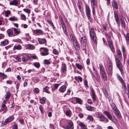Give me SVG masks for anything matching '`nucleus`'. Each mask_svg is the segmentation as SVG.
I'll return each instance as SVG.
<instances>
[{
	"mask_svg": "<svg viewBox=\"0 0 129 129\" xmlns=\"http://www.w3.org/2000/svg\"><path fill=\"white\" fill-rule=\"evenodd\" d=\"M62 127L65 129H73L74 127L73 123L71 120H68L67 124L64 125Z\"/></svg>",
	"mask_w": 129,
	"mask_h": 129,
	"instance_id": "f257e3e1",
	"label": "nucleus"
},
{
	"mask_svg": "<svg viewBox=\"0 0 129 129\" xmlns=\"http://www.w3.org/2000/svg\"><path fill=\"white\" fill-rule=\"evenodd\" d=\"M111 106L112 108L113 111L115 114L116 115V116L118 118H120L121 116L120 113L115 104L112 103L111 104Z\"/></svg>",
	"mask_w": 129,
	"mask_h": 129,
	"instance_id": "f03ea898",
	"label": "nucleus"
},
{
	"mask_svg": "<svg viewBox=\"0 0 129 129\" xmlns=\"http://www.w3.org/2000/svg\"><path fill=\"white\" fill-rule=\"evenodd\" d=\"M89 34L90 37L94 42L95 43H97V39L96 34L95 33L93 28H91L89 29Z\"/></svg>",
	"mask_w": 129,
	"mask_h": 129,
	"instance_id": "7ed1b4c3",
	"label": "nucleus"
},
{
	"mask_svg": "<svg viewBox=\"0 0 129 129\" xmlns=\"http://www.w3.org/2000/svg\"><path fill=\"white\" fill-rule=\"evenodd\" d=\"M85 11L88 19H89L91 18V10L89 6L87 4L85 5Z\"/></svg>",
	"mask_w": 129,
	"mask_h": 129,
	"instance_id": "20e7f679",
	"label": "nucleus"
},
{
	"mask_svg": "<svg viewBox=\"0 0 129 129\" xmlns=\"http://www.w3.org/2000/svg\"><path fill=\"white\" fill-rule=\"evenodd\" d=\"M48 51V49L44 47H41L40 50V51L41 52V55L43 56L48 55L49 54Z\"/></svg>",
	"mask_w": 129,
	"mask_h": 129,
	"instance_id": "39448f33",
	"label": "nucleus"
},
{
	"mask_svg": "<svg viewBox=\"0 0 129 129\" xmlns=\"http://www.w3.org/2000/svg\"><path fill=\"white\" fill-rule=\"evenodd\" d=\"M111 61H109L108 65V68L107 70L109 76H111L112 73V65Z\"/></svg>",
	"mask_w": 129,
	"mask_h": 129,
	"instance_id": "423d86ee",
	"label": "nucleus"
},
{
	"mask_svg": "<svg viewBox=\"0 0 129 129\" xmlns=\"http://www.w3.org/2000/svg\"><path fill=\"white\" fill-rule=\"evenodd\" d=\"M98 117L100 119L101 121H103L105 123H107L108 122L109 120L105 117H104L103 115L100 114H98L97 115Z\"/></svg>",
	"mask_w": 129,
	"mask_h": 129,
	"instance_id": "0eeeda50",
	"label": "nucleus"
},
{
	"mask_svg": "<svg viewBox=\"0 0 129 129\" xmlns=\"http://www.w3.org/2000/svg\"><path fill=\"white\" fill-rule=\"evenodd\" d=\"M7 103V101L6 100H4L3 102L1 108L0 110L1 112L3 111H4V113L7 110V108L6 106L5 105V104Z\"/></svg>",
	"mask_w": 129,
	"mask_h": 129,
	"instance_id": "6e6552de",
	"label": "nucleus"
},
{
	"mask_svg": "<svg viewBox=\"0 0 129 129\" xmlns=\"http://www.w3.org/2000/svg\"><path fill=\"white\" fill-rule=\"evenodd\" d=\"M103 113L107 116L109 119L111 120L112 121H113L112 116L111 115L110 112L108 111L105 110L103 112Z\"/></svg>",
	"mask_w": 129,
	"mask_h": 129,
	"instance_id": "1a4fd4ad",
	"label": "nucleus"
},
{
	"mask_svg": "<svg viewBox=\"0 0 129 129\" xmlns=\"http://www.w3.org/2000/svg\"><path fill=\"white\" fill-rule=\"evenodd\" d=\"M13 119V116H11L7 118L3 123L4 125H6L7 123L11 122Z\"/></svg>",
	"mask_w": 129,
	"mask_h": 129,
	"instance_id": "9d476101",
	"label": "nucleus"
},
{
	"mask_svg": "<svg viewBox=\"0 0 129 129\" xmlns=\"http://www.w3.org/2000/svg\"><path fill=\"white\" fill-rule=\"evenodd\" d=\"M20 0H12L10 1L9 5H10L17 6Z\"/></svg>",
	"mask_w": 129,
	"mask_h": 129,
	"instance_id": "9b49d317",
	"label": "nucleus"
},
{
	"mask_svg": "<svg viewBox=\"0 0 129 129\" xmlns=\"http://www.w3.org/2000/svg\"><path fill=\"white\" fill-rule=\"evenodd\" d=\"M87 42V40L86 37L84 36L80 37V43L81 44L86 45Z\"/></svg>",
	"mask_w": 129,
	"mask_h": 129,
	"instance_id": "f8f14e48",
	"label": "nucleus"
},
{
	"mask_svg": "<svg viewBox=\"0 0 129 129\" xmlns=\"http://www.w3.org/2000/svg\"><path fill=\"white\" fill-rule=\"evenodd\" d=\"M100 73L101 74V78L102 80L104 81L106 80L107 78L105 71L101 73Z\"/></svg>",
	"mask_w": 129,
	"mask_h": 129,
	"instance_id": "ddd939ff",
	"label": "nucleus"
},
{
	"mask_svg": "<svg viewBox=\"0 0 129 129\" xmlns=\"http://www.w3.org/2000/svg\"><path fill=\"white\" fill-rule=\"evenodd\" d=\"M107 41L109 47L110 48L112 51L113 52H114L115 51V50L113 45V42L111 40L108 41V40Z\"/></svg>",
	"mask_w": 129,
	"mask_h": 129,
	"instance_id": "4468645a",
	"label": "nucleus"
},
{
	"mask_svg": "<svg viewBox=\"0 0 129 129\" xmlns=\"http://www.w3.org/2000/svg\"><path fill=\"white\" fill-rule=\"evenodd\" d=\"M114 17L115 18L116 23L117 24H119L120 21L119 20L118 15L116 12H114Z\"/></svg>",
	"mask_w": 129,
	"mask_h": 129,
	"instance_id": "2eb2a0df",
	"label": "nucleus"
},
{
	"mask_svg": "<svg viewBox=\"0 0 129 129\" xmlns=\"http://www.w3.org/2000/svg\"><path fill=\"white\" fill-rule=\"evenodd\" d=\"M77 123L79 126H80L82 129H87L85 124L79 121H77Z\"/></svg>",
	"mask_w": 129,
	"mask_h": 129,
	"instance_id": "dca6fc26",
	"label": "nucleus"
},
{
	"mask_svg": "<svg viewBox=\"0 0 129 129\" xmlns=\"http://www.w3.org/2000/svg\"><path fill=\"white\" fill-rule=\"evenodd\" d=\"M14 33V34L13 36H15L16 35H19L20 33V30L19 29H17L16 28H13Z\"/></svg>",
	"mask_w": 129,
	"mask_h": 129,
	"instance_id": "f3484780",
	"label": "nucleus"
},
{
	"mask_svg": "<svg viewBox=\"0 0 129 129\" xmlns=\"http://www.w3.org/2000/svg\"><path fill=\"white\" fill-rule=\"evenodd\" d=\"M26 49H28L30 50H34L35 49V47L34 45L31 44L27 45L25 46Z\"/></svg>",
	"mask_w": 129,
	"mask_h": 129,
	"instance_id": "a211bd4d",
	"label": "nucleus"
},
{
	"mask_svg": "<svg viewBox=\"0 0 129 129\" xmlns=\"http://www.w3.org/2000/svg\"><path fill=\"white\" fill-rule=\"evenodd\" d=\"M6 94L5 95V98L6 99V101L8 100L10 98L11 93L9 91H6Z\"/></svg>",
	"mask_w": 129,
	"mask_h": 129,
	"instance_id": "6ab92c4d",
	"label": "nucleus"
},
{
	"mask_svg": "<svg viewBox=\"0 0 129 129\" xmlns=\"http://www.w3.org/2000/svg\"><path fill=\"white\" fill-rule=\"evenodd\" d=\"M8 20L12 21H17L18 20V18L15 16H12L8 18Z\"/></svg>",
	"mask_w": 129,
	"mask_h": 129,
	"instance_id": "aec40b11",
	"label": "nucleus"
},
{
	"mask_svg": "<svg viewBox=\"0 0 129 129\" xmlns=\"http://www.w3.org/2000/svg\"><path fill=\"white\" fill-rule=\"evenodd\" d=\"M38 41L39 43L41 44H43L46 43V40L44 38H38Z\"/></svg>",
	"mask_w": 129,
	"mask_h": 129,
	"instance_id": "412c9836",
	"label": "nucleus"
},
{
	"mask_svg": "<svg viewBox=\"0 0 129 129\" xmlns=\"http://www.w3.org/2000/svg\"><path fill=\"white\" fill-rule=\"evenodd\" d=\"M115 60L116 64L117 67L122 66V64L121 63L120 60L118 59L115 58Z\"/></svg>",
	"mask_w": 129,
	"mask_h": 129,
	"instance_id": "4be33fe9",
	"label": "nucleus"
},
{
	"mask_svg": "<svg viewBox=\"0 0 129 129\" xmlns=\"http://www.w3.org/2000/svg\"><path fill=\"white\" fill-rule=\"evenodd\" d=\"M67 70L66 65L64 63L62 62V64L61 70L64 73Z\"/></svg>",
	"mask_w": 129,
	"mask_h": 129,
	"instance_id": "5701e85b",
	"label": "nucleus"
},
{
	"mask_svg": "<svg viewBox=\"0 0 129 129\" xmlns=\"http://www.w3.org/2000/svg\"><path fill=\"white\" fill-rule=\"evenodd\" d=\"M91 93L92 94V97L94 102L96 99V97L95 94V92L94 91L92 90H91Z\"/></svg>",
	"mask_w": 129,
	"mask_h": 129,
	"instance_id": "b1692460",
	"label": "nucleus"
},
{
	"mask_svg": "<svg viewBox=\"0 0 129 129\" xmlns=\"http://www.w3.org/2000/svg\"><path fill=\"white\" fill-rule=\"evenodd\" d=\"M112 6L113 8L116 9H118V7L117 2L115 1H113L112 3Z\"/></svg>",
	"mask_w": 129,
	"mask_h": 129,
	"instance_id": "393cba45",
	"label": "nucleus"
},
{
	"mask_svg": "<svg viewBox=\"0 0 129 129\" xmlns=\"http://www.w3.org/2000/svg\"><path fill=\"white\" fill-rule=\"evenodd\" d=\"M91 7H96L97 2L96 0H90Z\"/></svg>",
	"mask_w": 129,
	"mask_h": 129,
	"instance_id": "a878e982",
	"label": "nucleus"
},
{
	"mask_svg": "<svg viewBox=\"0 0 129 129\" xmlns=\"http://www.w3.org/2000/svg\"><path fill=\"white\" fill-rule=\"evenodd\" d=\"M7 32L9 37H12L13 36L14 34L13 32L11 29H9L8 30Z\"/></svg>",
	"mask_w": 129,
	"mask_h": 129,
	"instance_id": "bb28decb",
	"label": "nucleus"
},
{
	"mask_svg": "<svg viewBox=\"0 0 129 129\" xmlns=\"http://www.w3.org/2000/svg\"><path fill=\"white\" fill-rule=\"evenodd\" d=\"M9 41L8 40L6 39L1 42L0 45L1 46H5L8 44Z\"/></svg>",
	"mask_w": 129,
	"mask_h": 129,
	"instance_id": "cd10ccee",
	"label": "nucleus"
},
{
	"mask_svg": "<svg viewBox=\"0 0 129 129\" xmlns=\"http://www.w3.org/2000/svg\"><path fill=\"white\" fill-rule=\"evenodd\" d=\"M74 47L76 50H78L80 49V46L77 41L73 43Z\"/></svg>",
	"mask_w": 129,
	"mask_h": 129,
	"instance_id": "c85d7f7f",
	"label": "nucleus"
},
{
	"mask_svg": "<svg viewBox=\"0 0 129 129\" xmlns=\"http://www.w3.org/2000/svg\"><path fill=\"white\" fill-rule=\"evenodd\" d=\"M65 114L67 116L70 117L72 116V113L70 110L68 109L66 111Z\"/></svg>",
	"mask_w": 129,
	"mask_h": 129,
	"instance_id": "c756f323",
	"label": "nucleus"
},
{
	"mask_svg": "<svg viewBox=\"0 0 129 129\" xmlns=\"http://www.w3.org/2000/svg\"><path fill=\"white\" fill-rule=\"evenodd\" d=\"M86 109L88 110L92 111L94 110L95 108L93 107L90 106L89 105H87L86 107Z\"/></svg>",
	"mask_w": 129,
	"mask_h": 129,
	"instance_id": "7c9ffc66",
	"label": "nucleus"
},
{
	"mask_svg": "<svg viewBox=\"0 0 129 129\" xmlns=\"http://www.w3.org/2000/svg\"><path fill=\"white\" fill-rule=\"evenodd\" d=\"M75 100L77 103L80 105H82L83 104V101L77 97L75 98Z\"/></svg>",
	"mask_w": 129,
	"mask_h": 129,
	"instance_id": "2f4dec72",
	"label": "nucleus"
},
{
	"mask_svg": "<svg viewBox=\"0 0 129 129\" xmlns=\"http://www.w3.org/2000/svg\"><path fill=\"white\" fill-rule=\"evenodd\" d=\"M66 88L65 85L62 86L59 90V91L61 92H63L66 90Z\"/></svg>",
	"mask_w": 129,
	"mask_h": 129,
	"instance_id": "473e14b6",
	"label": "nucleus"
},
{
	"mask_svg": "<svg viewBox=\"0 0 129 129\" xmlns=\"http://www.w3.org/2000/svg\"><path fill=\"white\" fill-rule=\"evenodd\" d=\"M22 47L20 44H18L15 46L13 47V50H20L21 49Z\"/></svg>",
	"mask_w": 129,
	"mask_h": 129,
	"instance_id": "72a5a7b5",
	"label": "nucleus"
},
{
	"mask_svg": "<svg viewBox=\"0 0 129 129\" xmlns=\"http://www.w3.org/2000/svg\"><path fill=\"white\" fill-rule=\"evenodd\" d=\"M30 58L28 56H26V57L23 56L22 58V60L24 62H26Z\"/></svg>",
	"mask_w": 129,
	"mask_h": 129,
	"instance_id": "f704fd0d",
	"label": "nucleus"
},
{
	"mask_svg": "<svg viewBox=\"0 0 129 129\" xmlns=\"http://www.w3.org/2000/svg\"><path fill=\"white\" fill-rule=\"evenodd\" d=\"M49 87L47 86H46L45 88H43V92H45L48 93H50V92L49 91Z\"/></svg>",
	"mask_w": 129,
	"mask_h": 129,
	"instance_id": "c9c22d12",
	"label": "nucleus"
},
{
	"mask_svg": "<svg viewBox=\"0 0 129 129\" xmlns=\"http://www.w3.org/2000/svg\"><path fill=\"white\" fill-rule=\"evenodd\" d=\"M20 18L22 20L26 21V17L25 15L22 14L20 15Z\"/></svg>",
	"mask_w": 129,
	"mask_h": 129,
	"instance_id": "e433bc0d",
	"label": "nucleus"
},
{
	"mask_svg": "<svg viewBox=\"0 0 129 129\" xmlns=\"http://www.w3.org/2000/svg\"><path fill=\"white\" fill-rule=\"evenodd\" d=\"M75 65L77 68L80 70H81L83 68V66L79 63H76Z\"/></svg>",
	"mask_w": 129,
	"mask_h": 129,
	"instance_id": "4c0bfd02",
	"label": "nucleus"
},
{
	"mask_svg": "<svg viewBox=\"0 0 129 129\" xmlns=\"http://www.w3.org/2000/svg\"><path fill=\"white\" fill-rule=\"evenodd\" d=\"M5 13V16L6 17H8L9 16V15L11 13V12L9 10L4 11L3 12Z\"/></svg>",
	"mask_w": 129,
	"mask_h": 129,
	"instance_id": "58836bf2",
	"label": "nucleus"
},
{
	"mask_svg": "<svg viewBox=\"0 0 129 129\" xmlns=\"http://www.w3.org/2000/svg\"><path fill=\"white\" fill-rule=\"evenodd\" d=\"M62 27L64 34L66 35H68V33L67 31V29L65 25H62Z\"/></svg>",
	"mask_w": 129,
	"mask_h": 129,
	"instance_id": "ea45409f",
	"label": "nucleus"
},
{
	"mask_svg": "<svg viewBox=\"0 0 129 129\" xmlns=\"http://www.w3.org/2000/svg\"><path fill=\"white\" fill-rule=\"evenodd\" d=\"M100 68V73L105 72V70L103 65L101 64H99Z\"/></svg>",
	"mask_w": 129,
	"mask_h": 129,
	"instance_id": "a19ab883",
	"label": "nucleus"
},
{
	"mask_svg": "<svg viewBox=\"0 0 129 129\" xmlns=\"http://www.w3.org/2000/svg\"><path fill=\"white\" fill-rule=\"evenodd\" d=\"M86 45L84 44H81V49L83 51L84 53H86Z\"/></svg>",
	"mask_w": 129,
	"mask_h": 129,
	"instance_id": "79ce46f5",
	"label": "nucleus"
},
{
	"mask_svg": "<svg viewBox=\"0 0 129 129\" xmlns=\"http://www.w3.org/2000/svg\"><path fill=\"white\" fill-rule=\"evenodd\" d=\"M46 98L45 97H44L40 99V101L41 104H44L46 102Z\"/></svg>",
	"mask_w": 129,
	"mask_h": 129,
	"instance_id": "37998d69",
	"label": "nucleus"
},
{
	"mask_svg": "<svg viewBox=\"0 0 129 129\" xmlns=\"http://www.w3.org/2000/svg\"><path fill=\"white\" fill-rule=\"evenodd\" d=\"M35 31L38 35H42L43 34V31L41 30L36 29L35 30Z\"/></svg>",
	"mask_w": 129,
	"mask_h": 129,
	"instance_id": "c03bdc74",
	"label": "nucleus"
},
{
	"mask_svg": "<svg viewBox=\"0 0 129 129\" xmlns=\"http://www.w3.org/2000/svg\"><path fill=\"white\" fill-rule=\"evenodd\" d=\"M124 36L125 38L127 44L129 42V33H127L126 35L124 34Z\"/></svg>",
	"mask_w": 129,
	"mask_h": 129,
	"instance_id": "a18cd8bd",
	"label": "nucleus"
},
{
	"mask_svg": "<svg viewBox=\"0 0 129 129\" xmlns=\"http://www.w3.org/2000/svg\"><path fill=\"white\" fill-rule=\"evenodd\" d=\"M23 10L24 12L27 13L28 15H29V14H30L31 13L30 10L28 9H24Z\"/></svg>",
	"mask_w": 129,
	"mask_h": 129,
	"instance_id": "49530a36",
	"label": "nucleus"
},
{
	"mask_svg": "<svg viewBox=\"0 0 129 129\" xmlns=\"http://www.w3.org/2000/svg\"><path fill=\"white\" fill-rule=\"evenodd\" d=\"M0 77L3 79H5L7 78V76L3 73L0 72Z\"/></svg>",
	"mask_w": 129,
	"mask_h": 129,
	"instance_id": "de8ad7c7",
	"label": "nucleus"
},
{
	"mask_svg": "<svg viewBox=\"0 0 129 129\" xmlns=\"http://www.w3.org/2000/svg\"><path fill=\"white\" fill-rule=\"evenodd\" d=\"M117 53L118 55L119 56V57L120 59L122 58V54L121 51L120 50H118L117 51Z\"/></svg>",
	"mask_w": 129,
	"mask_h": 129,
	"instance_id": "09e8293b",
	"label": "nucleus"
},
{
	"mask_svg": "<svg viewBox=\"0 0 129 129\" xmlns=\"http://www.w3.org/2000/svg\"><path fill=\"white\" fill-rule=\"evenodd\" d=\"M116 76L119 80L121 82H123V80L122 78L118 74H117Z\"/></svg>",
	"mask_w": 129,
	"mask_h": 129,
	"instance_id": "8fccbe9b",
	"label": "nucleus"
},
{
	"mask_svg": "<svg viewBox=\"0 0 129 129\" xmlns=\"http://www.w3.org/2000/svg\"><path fill=\"white\" fill-rule=\"evenodd\" d=\"M79 10L81 13V15L83 18H84V12L83 11V9L82 7L81 8H80L79 9Z\"/></svg>",
	"mask_w": 129,
	"mask_h": 129,
	"instance_id": "3c124183",
	"label": "nucleus"
},
{
	"mask_svg": "<svg viewBox=\"0 0 129 129\" xmlns=\"http://www.w3.org/2000/svg\"><path fill=\"white\" fill-rule=\"evenodd\" d=\"M87 119L91 121H93V118L92 116L90 115L88 116Z\"/></svg>",
	"mask_w": 129,
	"mask_h": 129,
	"instance_id": "603ef678",
	"label": "nucleus"
},
{
	"mask_svg": "<svg viewBox=\"0 0 129 129\" xmlns=\"http://www.w3.org/2000/svg\"><path fill=\"white\" fill-rule=\"evenodd\" d=\"M44 64L47 65L50 64V61L47 59H45L44 61Z\"/></svg>",
	"mask_w": 129,
	"mask_h": 129,
	"instance_id": "864d4df0",
	"label": "nucleus"
},
{
	"mask_svg": "<svg viewBox=\"0 0 129 129\" xmlns=\"http://www.w3.org/2000/svg\"><path fill=\"white\" fill-rule=\"evenodd\" d=\"M34 66L37 68H39L40 66V64L37 62L35 63L34 64Z\"/></svg>",
	"mask_w": 129,
	"mask_h": 129,
	"instance_id": "5fc2aeb1",
	"label": "nucleus"
},
{
	"mask_svg": "<svg viewBox=\"0 0 129 129\" xmlns=\"http://www.w3.org/2000/svg\"><path fill=\"white\" fill-rule=\"evenodd\" d=\"M59 18L60 21L61 22V24H63V23H64L63 22L62 17L61 16L59 15Z\"/></svg>",
	"mask_w": 129,
	"mask_h": 129,
	"instance_id": "6e6d98bb",
	"label": "nucleus"
},
{
	"mask_svg": "<svg viewBox=\"0 0 129 129\" xmlns=\"http://www.w3.org/2000/svg\"><path fill=\"white\" fill-rule=\"evenodd\" d=\"M124 20H126L125 19H124L123 18H121L120 19L121 23L122 24H125V22Z\"/></svg>",
	"mask_w": 129,
	"mask_h": 129,
	"instance_id": "4d7b16f0",
	"label": "nucleus"
},
{
	"mask_svg": "<svg viewBox=\"0 0 129 129\" xmlns=\"http://www.w3.org/2000/svg\"><path fill=\"white\" fill-rule=\"evenodd\" d=\"M53 53L56 55L58 54V52L55 49H53Z\"/></svg>",
	"mask_w": 129,
	"mask_h": 129,
	"instance_id": "13d9d810",
	"label": "nucleus"
},
{
	"mask_svg": "<svg viewBox=\"0 0 129 129\" xmlns=\"http://www.w3.org/2000/svg\"><path fill=\"white\" fill-rule=\"evenodd\" d=\"M34 91L36 93H38L39 92V90L38 88H36L34 89Z\"/></svg>",
	"mask_w": 129,
	"mask_h": 129,
	"instance_id": "bf43d9fd",
	"label": "nucleus"
},
{
	"mask_svg": "<svg viewBox=\"0 0 129 129\" xmlns=\"http://www.w3.org/2000/svg\"><path fill=\"white\" fill-rule=\"evenodd\" d=\"M39 109L42 113H43L44 112L43 111V107L41 106H40L39 107Z\"/></svg>",
	"mask_w": 129,
	"mask_h": 129,
	"instance_id": "052dcab7",
	"label": "nucleus"
},
{
	"mask_svg": "<svg viewBox=\"0 0 129 129\" xmlns=\"http://www.w3.org/2000/svg\"><path fill=\"white\" fill-rule=\"evenodd\" d=\"M122 51L123 53V55H124V53L125 51V49L123 46H122Z\"/></svg>",
	"mask_w": 129,
	"mask_h": 129,
	"instance_id": "680f3d73",
	"label": "nucleus"
},
{
	"mask_svg": "<svg viewBox=\"0 0 129 129\" xmlns=\"http://www.w3.org/2000/svg\"><path fill=\"white\" fill-rule=\"evenodd\" d=\"M19 121L20 122L21 124H23L24 123V120L22 118H20L19 119Z\"/></svg>",
	"mask_w": 129,
	"mask_h": 129,
	"instance_id": "e2e57ef3",
	"label": "nucleus"
},
{
	"mask_svg": "<svg viewBox=\"0 0 129 129\" xmlns=\"http://www.w3.org/2000/svg\"><path fill=\"white\" fill-rule=\"evenodd\" d=\"M122 83V86L124 87V89H126V84L124 82V81H123V82H121Z\"/></svg>",
	"mask_w": 129,
	"mask_h": 129,
	"instance_id": "0e129e2a",
	"label": "nucleus"
},
{
	"mask_svg": "<svg viewBox=\"0 0 129 129\" xmlns=\"http://www.w3.org/2000/svg\"><path fill=\"white\" fill-rule=\"evenodd\" d=\"M71 42L73 43H76L77 42L76 40V39L75 38H73V39H72L71 40Z\"/></svg>",
	"mask_w": 129,
	"mask_h": 129,
	"instance_id": "69168bd1",
	"label": "nucleus"
},
{
	"mask_svg": "<svg viewBox=\"0 0 129 129\" xmlns=\"http://www.w3.org/2000/svg\"><path fill=\"white\" fill-rule=\"evenodd\" d=\"M119 67H117L119 69V70L120 71L121 74H122L123 73V71L122 69V66H119Z\"/></svg>",
	"mask_w": 129,
	"mask_h": 129,
	"instance_id": "338daca9",
	"label": "nucleus"
},
{
	"mask_svg": "<svg viewBox=\"0 0 129 129\" xmlns=\"http://www.w3.org/2000/svg\"><path fill=\"white\" fill-rule=\"evenodd\" d=\"M76 79H78L81 82L82 81V77L80 76H78L77 77V78H76Z\"/></svg>",
	"mask_w": 129,
	"mask_h": 129,
	"instance_id": "774afa93",
	"label": "nucleus"
}]
</instances>
